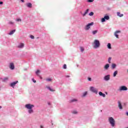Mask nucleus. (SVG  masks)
I'll use <instances>...</instances> for the list:
<instances>
[{
    "mask_svg": "<svg viewBox=\"0 0 128 128\" xmlns=\"http://www.w3.org/2000/svg\"><path fill=\"white\" fill-rule=\"evenodd\" d=\"M93 44L94 45V48H100V41L98 40H95Z\"/></svg>",
    "mask_w": 128,
    "mask_h": 128,
    "instance_id": "f257e3e1",
    "label": "nucleus"
},
{
    "mask_svg": "<svg viewBox=\"0 0 128 128\" xmlns=\"http://www.w3.org/2000/svg\"><path fill=\"white\" fill-rule=\"evenodd\" d=\"M108 121L112 126H114L115 121H114V119L112 117L109 118Z\"/></svg>",
    "mask_w": 128,
    "mask_h": 128,
    "instance_id": "f03ea898",
    "label": "nucleus"
},
{
    "mask_svg": "<svg viewBox=\"0 0 128 128\" xmlns=\"http://www.w3.org/2000/svg\"><path fill=\"white\" fill-rule=\"evenodd\" d=\"M25 108H28V110H30L32 108H34V105L32 104H28L25 105Z\"/></svg>",
    "mask_w": 128,
    "mask_h": 128,
    "instance_id": "7ed1b4c3",
    "label": "nucleus"
},
{
    "mask_svg": "<svg viewBox=\"0 0 128 128\" xmlns=\"http://www.w3.org/2000/svg\"><path fill=\"white\" fill-rule=\"evenodd\" d=\"M90 90L92 92H94V94H98V90L96 88H94V86L90 87Z\"/></svg>",
    "mask_w": 128,
    "mask_h": 128,
    "instance_id": "20e7f679",
    "label": "nucleus"
},
{
    "mask_svg": "<svg viewBox=\"0 0 128 128\" xmlns=\"http://www.w3.org/2000/svg\"><path fill=\"white\" fill-rule=\"evenodd\" d=\"M94 25V22H91V23H89L88 24H87L85 28V30H90V26H93Z\"/></svg>",
    "mask_w": 128,
    "mask_h": 128,
    "instance_id": "39448f33",
    "label": "nucleus"
},
{
    "mask_svg": "<svg viewBox=\"0 0 128 128\" xmlns=\"http://www.w3.org/2000/svg\"><path fill=\"white\" fill-rule=\"evenodd\" d=\"M121 32L120 30H116V32H114V36L117 38H118V34H120Z\"/></svg>",
    "mask_w": 128,
    "mask_h": 128,
    "instance_id": "423d86ee",
    "label": "nucleus"
},
{
    "mask_svg": "<svg viewBox=\"0 0 128 128\" xmlns=\"http://www.w3.org/2000/svg\"><path fill=\"white\" fill-rule=\"evenodd\" d=\"M110 74L106 75L104 77V80H106V81L110 80Z\"/></svg>",
    "mask_w": 128,
    "mask_h": 128,
    "instance_id": "0eeeda50",
    "label": "nucleus"
},
{
    "mask_svg": "<svg viewBox=\"0 0 128 128\" xmlns=\"http://www.w3.org/2000/svg\"><path fill=\"white\" fill-rule=\"evenodd\" d=\"M18 82V81L13 82L10 84V86L12 88H14V86H16V84H17Z\"/></svg>",
    "mask_w": 128,
    "mask_h": 128,
    "instance_id": "6e6552de",
    "label": "nucleus"
},
{
    "mask_svg": "<svg viewBox=\"0 0 128 128\" xmlns=\"http://www.w3.org/2000/svg\"><path fill=\"white\" fill-rule=\"evenodd\" d=\"M120 90H128V88L126 86H122L120 87Z\"/></svg>",
    "mask_w": 128,
    "mask_h": 128,
    "instance_id": "1a4fd4ad",
    "label": "nucleus"
},
{
    "mask_svg": "<svg viewBox=\"0 0 128 128\" xmlns=\"http://www.w3.org/2000/svg\"><path fill=\"white\" fill-rule=\"evenodd\" d=\"M10 70H14V63H10Z\"/></svg>",
    "mask_w": 128,
    "mask_h": 128,
    "instance_id": "9d476101",
    "label": "nucleus"
},
{
    "mask_svg": "<svg viewBox=\"0 0 128 128\" xmlns=\"http://www.w3.org/2000/svg\"><path fill=\"white\" fill-rule=\"evenodd\" d=\"M118 106L120 108V110H122V103H120V102H118Z\"/></svg>",
    "mask_w": 128,
    "mask_h": 128,
    "instance_id": "9b49d317",
    "label": "nucleus"
},
{
    "mask_svg": "<svg viewBox=\"0 0 128 128\" xmlns=\"http://www.w3.org/2000/svg\"><path fill=\"white\" fill-rule=\"evenodd\" d=\"M99 96H103V98H106V94L102 93V92H99Z\"/></svg>",
    "mask_w": 128,
    "mask_h": 128,
    "instance_id": "f8f14e48",
    "label": "nucleus"
},
{
    "mask_svg": "<svg viewBox=\"0 0 128 128\" xmlns=\"http://www.w3.org/2000/svg\"><path fill=\"white\" fill-rule=\"evenodd\" d=\"M108 68H110V64H107L105 65L104 68V70H108Z\"/></svg>",
    "mask_w": 128,
    "mask_h": 128,
    "instance_id": "ddd939ff",
    "label": "nucleus"
},
{
    "mask_svg": "<svg viewBox=\"0 0 128 128\" xmlns=\"http://www.w3.org/2000/svg\"><path fill=\"white\" fill-rule=\"evenodd\" d=\"M24 43H20V44L18 46V48H24Z\"/></svg>",
    "mask_w": 128,
    "mask_h": 128,
    "instance_id": "4468645a",
    "label": "nucleus"
},
{
    "mask_svg": "<svg viewBox=\"0 0 128 128\" xmlns=\"http://www.w3.org/2000/svg\"><path fill=\"white\" fill-rule=\"evenodd\" d=\"M117 16H120V18H122V16H124V14H120V12H117Z\"/></svg>",
    "mask_w": 128,
    "mask_h": 128,
    "instance_id": "2eb2a0df",
    "label": "nucleus"
},
{
    "mask_svg": "<svg viewBox=\"0 0 128 128\" xmlns=\"http://www.w3.org/2000/svg\"><path fill=\"white\" fill-rule=\"evenodd\" d=\"M26 4V6H28V8H32V3H28Z\"/></svg>",
    "mask_w": 128,
    "mask_h": 128,
    "instance_id": "dca6fc26",
    "label": "nucleus"
},
{
    "mask_svg": "<svg viewBox=\"0 0 128 128\" xmlns=\"http://www.w3.org/2000/svg\"><path fill=\"white\" fill-rule=\"evenodd\" d=\"M90 10L89 9H87L86 10V11L84 13V14H82L83 16H85L88 14V12Z\"/></svg>",
    "mask_w": 128,
    "mask_h": 128,
    "instance_id": "f3484780",
    "label": "nucleus"
},
{
    "mask_svg": "<svg viewBox=\"0 0 128 128\" xmlns=\"http://www.w3.org/2000/svg\"><path fill=\"white\" fill-rule=\"evenodd\" d=\"M16 32V30H14L12 31H11L10 33H9V34L10 36H12V34H14V32Z\"/></svg>",
    "mask_w": 128,
    "mask_h": 128,
    "instance_id": "a211bd4d",
    "label": "nucleus"
},
{
    "mask_svg": "<svg viewBox=\"0 0 128 128\" xmlns=\"http://www.w3.org/2000/svg\"><path fill=\"white\" fill-rule=\"evenodd\" d=\"M108 48H109V50L112 49V44H110V43H108L107 45Z\"/></svg>",
    "mask_w": 128,
    "mask_h": 128,
    "instance_id": "6ab92c4d",
    "label": "nucleus"
},
{
    "mask_svg": "<svg viewBox=\"0 0 128 128\" xmlns=\"http://www.w3.org/2000/svg\"><path fill=\"white\" fill-rule=\"evenodd\" d=\"M116 74H118V70H116L114 72L113 74L114 78H116Z\"/></svg>",
    "mask_w": 128,
    "mask_h": 128,
    "instance_id": "aec40b11",
    "label": "nucleus"
},
{
    "mask_svg": "<svg viewBox=\"0 0 128 128\" xmlns=\"http://www.w3.org/2000/svg\"><path fill=\"white\" fill-rule=\"evenodd\" d=\"M116 65L114 64H112V70H114V68H116Z\"/></svg>",
    "mask_w": 128,
    "mask_h": 128,
    "instance_id": "412c9836",
    "label": "nucleus"
},
{
    "mask_svg": "<svg viewBox=\"0 0 128 128\" xmlns=\"http://www.w3.org/2000/svg\"><path fill=\"white\" fill-rule=\"evenodd\" d=\"M28 112L30 114H32V112H34V110H32V108L29 109Z\"/></svg>",
    "mask_w": 128,
    "mask_h": 128,
    "instance_id": "4be33fe9",
    "label": "nucleus"
},
{
    "mask_svg": "<svg viewBox=\"0 0 128 128\" xmlns=\"http://www.w3.org/2000/svg\"><path fill=\"white\" fill-rule=\"evenodd\" d=\"M92 34H98V30H96L92 32Z\"/></svg>",
    "mask_w": 128,
    "mask_h": 128,
    "instance_id": "5701e85b",
    "label": "nucleus"
},
{
    "mask_svg": "<svg viewBox=\"0 0 128 128\" xmlns=\"http://www.w3.org/2000/svg\"><path fill=\"white\" fill-rule=\"evenodd\" d=\"M8 80V78L6 77L5 78H4V79H3L2 82H6Z\"/></svg>",
    "mask_w": 128,
    "mask_h": 128,
    "instance_id": "b1692460",
    "label": "nucleus"
},
{
    "mask_svg": "<svg viewBox=\"0 0 128 128\" xmlns=\"http://www.w3.org/2000/svg\"><path fill=\"white\" fill-rule=\"evenodd\" d=\"M111 60H112V57H110L108 59V62L109 64H110L112 62Z\"/></svg>",
    "mask_w": 128,
    "mask_h": 128,
    "instance_id": "393cba45",
    "label": "nucleus"
},
{
    "mask_svg": "<svg viewBox=\"0 0 128 128\" xmlns=\"http://www.w3.org/2000/svg\"><path fill=\"white\" fill-rule=\"evenodd\" d=\"M86 94H88V92H84L82 96H83V97H84V96H86Z\"/></svg>",
    "mask_w": 128,
    "mask_h": 128,
    "instance_id": "a878e982",
    "label": "nucleus"
},
{
    "mask_svg": "<svg viewBox=\"0 0 128 128\" xmlns=\"http://www.w3.org/2000/svg\"><path fill=\"white\" fill-rule=\"evenodd\" d=\"M104 18L105 20H108V19L110 18V16H104Z\"/></svg>",
    "mask_w": 128,
    "mask_h": 128,
    "instance_id": "bb28decb",
    "label": "nucleus"
},
{
    "mask_svg": "<svg viewBox=\"0 0 128 128\" xmlns=\"http://www.w3.org/2000/svg\"><path fill=\"white\" fill-rule=\"evenodd\" d=\"M40 70H37L36 72V74L39 76L38 74H40Z\"/></svg>",
    "mask_w": 128,
    "mask_h": 128,
    "instance_id": "cd10ccee",
    "label": "nucleus"
},
{
    "mask_svg": "<svg viewBox=\"0 0 128 128\" xmlns=\"http://www.w3.org/2000/svg\"><path fill=\"white\" fill-rule=\"evenodd\" d=\"M48 88L49 89V90L50 91V92H54V90L50 88V87H48Z\"/></svg>",
    "mask_w": 128,
    "mask_h": 128,
    "instance_id": "c85d7f7f",
    "label": "nucleus"
},
{
    "mask_svg": "<svg viewBox=\"0 0 128 128\" xmlns=\"http://www.w3.org/2000/svg\"><path fill=\"white\" fill-rule=\"evenodd\" d=\"M89 16H94V12H90L89 14Z\"/></svg>",
    "mask_w": 128,
    "mask_h": 128,
    "instance_id": "c756f323",
    "label": "nucleus"
},
{
    "mask_svg": "<svg viewBox=\"0 0 128 128\" xmlns=\"http://www.w3.org/2000/svg\"><path fill=\"white\" fill-rule=\"evenodd\" d=\"M106 22V19L104 18H102V22Z\"/></svg>",
    "mask_w": 128,
    "mask_h": 128,
    "instance_id": "7c9ffc66",
    "label": "nucleus"
},
{
    "mask_svg": "<svg viewBox=\"0 0 128 128\" xmlns=\"http://www.w3.org/2000/svg\"><path fill=\"white\" fill-rule=\"evenodd\" d=\"M63 68L66 70V64H64L63 66Z\"/></svg>",
    "mask_w": 128,
    "mask_h": 128,
    "instance_id": "2f4dec72",
    "label": "nucleus"
},
{
    "mask_svg": "<svg viewBox=\"0 0 128 128\" xmlns=\"http://www.w3.org/2000/svg\"><path fill=\"white\" fill-rule=\"evenodd\" d=\"M80 50L81 52H84V48L82 47H80Z\"/></svg>",
    "mask_w": 128,
    "mask_h": 128,
    "instance_id": "473e14b6",
    "label": "nucleus"
},
{
    "mask_svg": "<svg viewBox=\"0 0 128 128\" xmlns=\"http://www.w3.org/2000/svg\"><path fill=\"white\" fill-rule=\"evenodd\" d=\"M72 114H78V112L74 110L72 112Z\"/></svg>",
    "mask_w": 128,
    "mask_h": 128,
    "instance_id": "72a5a7b5",
    "label": "nucleus"
},
{
    "mask_svg": "<svg viewBox=\"0 0 128 128\" xmlns=\"http://www.w3.org/2000/svg\"><path fill=\"white\" fill-rule=\"evenodd\" d=\"M8 24H14V22L12 21H10Z\"/></svg>",
    "mask_w": 128,
    "mask_h": 128,
    "instance_id": "f704fd0d",
    "label": "nucleus"
},
{
    "mask_svg": "<svg viewBox=\"0 0 128 128\" xmlns=\"http://www.w3.org/2000/svg\"><path fill=\"white\" fill-rule=\"evenodd\" d=\"M46 80H47V82H52V79L51 78H47V79H46Z\"/></svg>",
    "mask_w": 128,
    "mask_h": 128,
    "instance_id": "c9c22d12",
    "label": "nucleus"
},
{
    "mask_svg": "<svg viewBox=\"0 0 128 128\" xmlns=\"http://www.w3.org/2000/svg\"><path fill=\"white\" fill-rule=\"evenodd\" d=\"M30 38H32V40H34V36H32V35H31V36H30Z\"/></svg>",
    "mask_w": 128,
    "mask_h": 128,
    "instance_id": "e433bc0d",
    "label": "nucleus"
},
{
    "mask_svg": "<svg viewBox=\"0 0 128 128\" xmlns=\"http://www.w3.org/2000/svg\"><path fill=\"white\" fill-rule=\"evenodd\" d=\"M16 20V22H22V19H20V18H18V19H17Z\"/></svg>",
    "mask_w": 128,
    "mask_h": 128,
    "instance_id": "4c0bfd02",
    "label": "nucleus"
},
{
    "mask_svg": "<svg viewBox=\"0 0 128 128\" xmlns=\"http://www.w3.org/2000/svg\"><path fill=\"white\" fill-rule=\"evenodd\" d=\"M88 2H94V0H88Z\"/></svg>",
    "mask_w": 128,
    "mask_h": 128,
    "instance_id": "58836bf2",
    "label": "nucleus"
},
{
    "mask_svg": "<svg viewBox=\"0 0 128 128\" xmlns=\"http://www.w3.org/2000/svg\"><path fill=\"white\" fill-rule=\"evenodd\" d=\"M88 80L90 82H91V80H92V78H88Z\"/></svg>",
    "mask_w": 128,
    "mask_h": 128,
    "instance_id": "ea45409f",
    "label": "nucleus"
},
{
    "mask_svg": "<svg viewBox=\"0 0 128 128\" xmlns=\"http://www.w3.org/2000/svg\"><path fill=\"white\" fill-rule=\"evenodd\" d=\"M72 102H76V100H74V99L72 100Z\"/></svg>",
    "mask_w": 128,
    "mask_h": 128,
    "instance_id": "a19ab883",
    "label": "nucleus"
},
{
    "mask_svg": "<svg viewBox=\"0 0 128 128\" xmlns=\"http://www.w3.org/2000/svg\"><path fill=\"white\" fill-rule=\"evenodd\" d=\"M4 4V2H0V4Z\"/></svg>",
    "mask_w": 128,
    "mask_h": 128,
    "instance_id": "79ce46f5",
    "label": "nucleus"
},
{
    "mask_svg": "<svg viewBox=\"0 0 128 128\" xmlns=\"http://www.w3.org/2000/svg\"><path fill=\"white\" fill-rule=\"evenodd\" d=\"M21 2H24V0H21Z\"/></svg>",
    "mask_w": 128,
    "mask_h": 128,
    "instance_id": "37998d69",
    "label": "nucleus"
},
{
    "mask_svg": "<svg viewBox=\"0 0 128 128\" xmlns=\"http://www.w3.org/2000/svg\"><path fill=\"white\" fill-rule=\"evenodd\" d=\"M70 76H66V78H70Z\"/></svg>",
    "mask_w": 128,
    "mask_h": 128,
    "instance_id": "c03bdc74",
    "label": "nucleus"
},
{
    "mask_svg": "<svg viewBox=\"0 0 128 128\" xmlns=\"http://www.w3.org/2000/svg\"><path fill=\"white\" fill-rule=\"evenodd\" d=\"M33 82H36V80H33Z\"/></svg>",
    "mask_w": 128,
    "mask_h": 128,
    "instance_id": "a18cd8bd",
    "label": "nucleus"
},
{
    "mask_svg": "<svg viewBox=\"0 0 128 128\" xmlns=\"http://www.w3.org/2000/svg\"><path fill=\"white\" fill-rule=\"evenodd\" d=\"M126 114L128 116V112L126 113Z\"/></svg>",
    "mask_w": 128,
    "mask_h": 128,
    "instance_id": "49530a36",
    "label": "nucleus"
},
{
    "mask_svg": "<svg viewBox=\"0 0 128 128\" xmlns=\"http://www.w3.org/2000/svg\"><path fill=\"white\" fill-rule=\"evenodd\" d=\"M0 80H2V78H0Z\"/></svg>",
    "mask_w": 128,
    "mask_h": 128,
    "instance_id": "de8ad7c7",
    "label": "nucleus"
},
{
    "mask_svg": "<svg viewBox=\"0 0 128 128\" xmlns=\"http://www.w3.org/2000/svg\"><path fill=\"white\" fill-rule=\"evenodd\" d=\"M0 108H2V106H0Z\"/></svg>",
    "mask_w": 128,
    "mask_h": 128,
    "instance_id": "09e8293b",
    "label": "nucleus"
}]
</instances>
